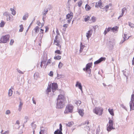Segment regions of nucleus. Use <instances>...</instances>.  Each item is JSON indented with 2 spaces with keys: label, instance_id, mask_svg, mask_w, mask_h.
Returning a JSON list of instances; mask_svg holds the SVG:
<instances>
[{
  "label": "nucleus",
  "instance_id": "f03ea898",
  "mask_svg": "<svg viewBox=\"0 0 134 134\" xmlns=\"http://www.w3.org/2000/svg\"><path fill=\"white\" fill-rule=\"evenodd\" d=\"M10 37L9 35H5L2 36L0 40V43H4L9 41Z\"/></svg>",
  "mask_w": 134,
  "mask_h": 134
},
{
  "label": "nucleus",
  "instance_id": "f257e3e1",
  "mask_svg": "<svg viewBox=\"0 0 134 134\" xmlns=\"http://www.w3.org/2000/svg\"><path fill=\"white\" fill-rule=\"evenodd\" d=\"M65 100L64 96L61 94L58 95L57 98L56 108L59 109L63 108L64 107Z\"/></svg>",
  "mask_w": 134,
  "mask_h": 134
},
{
  "label": "nucleus",
  "instance_id": "72a5a7b5",
  "mask_svg": "<svg viewBox=\"0 0 134 134\" xmlns=\"http://www.w3.org/2000/svg\"><path fill=\"white\" fill-rule=\"evenodd\" d=\"M99 59V61L101 63L102 61H104L106 59V58L105 57H101Z\"/></svg>",
  "mask_w": 134,
  "mask_h": 134
},
{
  "label": "nucleus",
  "instance_id": "4c0bfd02",
  "mask_svg": "<svg viewBox=\"0 0 134 134\" xmlns=\"http://www.w3.org/2000/svg\"><path fill=\"white\" fill-rule=\"evenodd\" d=\"M63 65V64L61 62L59 63V64L58 65V67L60 69L62 68Z\"/></svg>",
  "mask_w": 134,
  "mask_h": 134
},
{
  "label": "nucleus",
  "instance_id": "f8f14e48",
  "mask_svg": "<svg viewBox=\"0 0 134 134\" xmlns=\"http://www.w3.org/2000/svg\"><path fill=\"white\" fill-rule=\"evenodd\" d=\"M73 13L71 12L70 13L66 15V19H69L70 18H71V19L73 17Z\"/></svg>",
  "mask_w": 134,
  "mask_h": 134
},
{
  "label": "nucleus",
  "instance_id": "bf43d9fd",
  "mask_svg": "<svg viewBox=\"0 0 134 134\" xmlns=\"http://www.w3.org/2000/svg\"><path fill=\"white\" fill-rule=\"evenodd\" d=\"M109 8V5H106L104 8H105V9H108Z\"/></svg>",
  "mask_w": 134,
  "mask_h": 134
},
{
  "label": "nucleus",
  "instance_id": "338daca9",
  "mask_svg": "<svg viewBox=\"0 0 134 134\" xmlns=\"http://www.w3.org/2000/svg\"><path fill=\"white\" fill-rule=\"evenodd\" d=\"M48 29H49L47 27H46L45 32H47L48 31Z\"/></svg>",
  "mask_w": 134,
  "mask_h": 134
},
{
  "label": "nucleus",
  "instance_id": "c756f323",
  "mask_svg": "<svg viewBox=\"0 0 134 134\" xmlns=\"http://www.w3.org/2000/svg\"><path fill=\"white\" fill-rule=\"evenodd\" d=\"M20 29H19V31L20 32H22L24 29V27H23V25L22 24H21L19 26Z\"/></svg>",
  "mask_w": 134,
  "mask_h": 134
},
{
  "label": "nucleus",
  "instance_id": "2eb2a0df",
  "mask_svg": "<svg viewBox=\"0 0 134 134\" xmlns=\"http://www.w3.org/2000/svg\"><path fill=\"white\" fill-rule=\"evenodd\" d=\"M76 87H78L80 89H81L82 86L81 83L79 81H77L76 82V84L75 85Z\"/></svg>",
  "mask_w": 134,
  "mask_h": 134
},
{
  "label": "nucleus",
  "instance_id": "393cba45",
  "mask_svg": "<svg viewBox=\"0 0 134 134\" xmlns=\"http://www.w3.org/2000/svg\"><path fill=\"white\" fill-rule=\"evenodd\" d=\"M85 8L86 10L88 11L91 9V7L88 4H87L85 5Z\"/></svg>",
  "mask_w": 134,
  "mask_h": 134
},
{
  "label": "nucleus",
  "instance_id": "20e7f679",
  "mask_svg": "<svg viewBox=\"0 0 134 134\" xmlns=\"http://www.w3.org/2000/svg\"><path fill=\"white\" fill-rule=\"evenodd\" d=\"M103 110V109H101L99 107H96L93 110V112L96 114L99 115H101L102 114V112Z\"/></svg>",
  "mask_w": 134,
  "mask_h": 134
},
{
  "label": "nucleus",
  "instance_id": "603ef678",
  "mask_svg": "<svg viewBox=\"0 0 134 134\" xmlns=\"http://www.w3.org/2000/svg\"><path fill=\"white\" fill-rule=\"evenodd\" d=\"M14 42V41L12 39L10 41V44L11 45H13V43Z\"/></svg>",
  "mask_w": 134,
  "mask_h": 134
},
{
  "label": "nucleus",
  "instance_id": "6ab92c4d",
  "mask_svg": "<svg viewBox=\"0 0 134 134\" xmlns=\"http://www.w3.org/2000/svg\"><path fill=\"white\" fill-rule=\"evenodd\" d=\"M28 16L29 15L28 13H26L25 15L23 16V19L24 20H25L27 19V18H28Z\"/></svg>",
  "mask_w": 134,
  "mask_h": 134
},
{
  "label": "nucleus",
  "instance_id": "e2e57ef3",
  "mask_svg": "<svg viewBox=\"0 0 134 134\" xmlns=\"http://www.w3.org/2000/svg\"><path fill=\"white\" fill-rule=\"evenodd\" d=\"M39 34H40V40H41L42 39V38L43 36V35H42L41 36V33H40Z\"/></svg>",
  "mask_w": 134,
  "mask_h": 134
},
{
  "label": "nucleus",
  "instance_id": "f704fd0d",
  "mask_svg": "<svg viewBox=\"0 0 134 134\" xmlns=\"http://www.w3.org/2000/svg\"><path fill=\"white\" fill-rule=\"evenodd\" d=\"M13 91L12 90L10 89L9 91L8 94L9 96H11L12 94Z\"/></svg>",
  "mask_w": 134,
  "mask_h": 134
},
{
  "label": "nucleus",
  "instance_id": "412c9836",
  "mask_svg": "<svg viewBox=\"0 0 134 134\" xmlns=\"http://www.w3.org/2000/svg\"><path fill=\"white\" fill-rule=\"evenodd\" d=\"M84 45H83L82 43L81 42L80 45V53H81L82 52L83 48L84 47Z\"/></svg>",
  "mask_w": 134,
  "mask_h": 134
},
{
  "label": "nucleus",
  "instance_id": "7ed1b4c3",
  "mask_svg": "<svg viewBox=\"0 0 134 134\" xmlns=\"http://www.w3.org/2000/svg\"><path fill=\"white\" fill-rule=\"evenodd\" d=\"M74 107L73 105L69 104L66 107L65 110L64 111L65 113L68 114L69 113H72L73 111Z\"/></svg>",
  "mask_w": 134,
  "mask_h": 134
},
{
  "label": "nucleus",
  "instance_id": "9b49d317",
  "mask_svg": "<svg viewBox=\"0 0 134 134\" xmlns=\"http://www.w3.org/2000/svg\"><path fill=\"white\" fill-rule=\"evenodd\" d=\"M123 74L126 77V81H127L128 76L130 73L128 71H123Z\"/></svg>",
  "mask_w": 134,
  "mask_h": 134
},
{
  "label": "nucleus",
  "instance_id": "ea45409f",
  "mask_svg": "<svg viewBox=\"0 0 134 134\" xmlns=\"http://www.w3.org/2000/svg\"><path fill=\"white\" fill-rule=\"evenodd\" d=\"M90 17L88 16H87L85 17L84 19V20L85 22L87 21L89 19Z\"/></svg>",
  "mask_w": 134,
  "mask_h": 134
},
{
  "label": "nucleus",
  "instance_id": "aec40b11",
  "mask_svg": "<svg viewBox=\"0 0 134 134\" xmlns=\"http://www.w3.org/2000/svg\"><path fill=\"white\" fill-rule=\"evenodd\" d=\"M23 104V103H22L21 101L20 102L19 104V108H18V110L19 111H21Z\"/></svg>",
  "mask_w": 134,
  "mask_h": 134
},
{
  "label": "nucleus",
  "instance_id": "bb28decb",
  "mask_svg": "<svg viewBox=\"0 0 134 134\" xmlns=\"http://www.w3.org/2000/svg\"><path fill=\"white\" fill-rule=\"evenodd\" d=\"M40 29L39 27L38 26H36L35 28L34 29V30H35V32L36 33H38Z\"/></svg>",
  "mask_w": 134,
  "mask_h": 134
},
{
  "label": "nucleus",
  "instance_id": "c9c22d12",
  "mask_svg": "<svg viewBox=\"0 0 134 134\" xmlns=\"http://www.w3.org/2000/svg\"><path fill=\"white\" fill-rule=\"evenodd\" d=\"M91 70H89L85 71L87 72V73L89 75L88 76V77H90L92 76V75L91 74Z\"/></svg>",
  "mask_w": 134,
  "mask_h": 134
},
{
  "label": "nucleus",
  "instance_id": "4468645a",
  "mask_svg": "<svg viewBox=\"0 0 134 134\" xmlns=\"http://www.w3.org/2000/svg\"><path fill=\"white\" fill-rule=\"evenodd\" d=\"M51 84H50V85L49 84L48 86L47 87V91H46V93L47 94H48L49 93L51 92Z\"/></svg>",
  "mask_w": 134,
  "mask_h": 134
},
{
  "label": "nucleus",
  "instance_id": "423d86ee",
  "mask_svg": "<svg viewBox=\"0 0 134 134\" xmlns=\"http://www.w3.org/2000/svg\"><path fill=\"white\" fill-rule=\"evenodd\" d=\"M92 63L91 62L87 64L85 68L83 69V70L85 71H86L89 70H91L90 69V68H92Z\"/></svg>",
  "mask_w": 134,
  "mask_h": 134
},
{
  "label": "nucleus",
  "instance_id": "6e6d98bb",
  "mask_svg": "<svg viewBox=\"0 0 134 134\" xmlns=\"http://www.w3.org/2000/svg\"><path fill=\"white\" fill-rule=\"evenodd\" d=\"M47 60H43L42 59V61L41 62V63H42V64H45L46 63Z\"/></svg>",
  "mask_w": 134,
  "mask_h": 134
},
{
  "label": "nucleus",
  "instance_id": "864d4df0",
  "mask_svg": "<svg viewBox=\"0 0 134 134\" xmlns=\"http://www.w3.org/2000/svg\"><path fill=\"white\" fill-rule=\"evenodd\" d=\"M10 111L9 110H7L6 111L5 114H10Z\"/></svg>",
  "mask_w": 134,
  "mask_h": 134
},
{
  "label": "nucleus",
  "instance_id": "473e14b6",
  "mask_svg": "<svg viewBox=\"0 0 134 134\" xmlns=\"http://www.w3.org/2000/svg\"><path fill=\"white\" fill-rule=\"evenodd\" d=\"M98 4L99 7L103 9V8H102L101 6H102V3L101 2V1H99L98 3Z\"/></svg>",
  "mask_w": 134,
  "mask_h": 134
},
{
  "label": "nucleus",
  "instance_id": "5fc2aeb1",
  "mask_svg": "<svg viewBox=\"0 0 134 134\" xmlns=\"http://www.w3.org/2000/svg\"><path fill=\"white\" fill-rule=\"evenodd\" d=\"M87 123V124H88L89 123V121L88 120L86 121L84 123H82L83 125H85Z\"/></svg>",
  "mask_w": 134,
  "mask_h": 134
},
{
  "label": "nucleus",
  "instance_id": "1a4fd4ad",
  "mask_svg": "<svg viewBox=\"0 0 134 134\" xmlns=\"http://www.w3.org/2000/svg\"><path fill=\"white\" fill-rule=\"evenodd\" d=\"M9 13L7 12H4L3 14L4 16H5L7 17V21L10 20L11 18L10 16Z\"/></svg>",
  "mask_w": 134,
  "mask_h": 134
},
{
  "label": "nucleus",
  "instance_id": "4be33fe9",
  "mask_svg": "<svg viewBox=\"0 0 134 134\" xmlns=\"http://www.w3.org/2000/svg\"><path fill=\"white\" fill-rule=\"evenodd\" d=\"M108 110L109 113L111 115H112V116L114 115V114L113 109H110V108H109V109H108Z\"/></svg>",
  "mask_w": 134,
  "mask_h": 134
},
{
  "label": "nucleus",
  "instance_id": "79ce46f5",
  "mask_svg": "<svg viewBox=\"0 0 134 134\" xmlns=\"http://www.w3.org/2000/svg\"><path fill=\"white\" fill-rule=\"evenodd\" d=\"M48 8H47L48 9V10H50L51 9H52V7L51 5L50 4H49L48 5Z\"/></svg>",
  "mask_w": 134,
  "mask_h": 134
},
{
  "label": "nucleus",
  "instance_id": "c85d7f7f",
  "mask_svg": "<svg viewBox=\"0 0 134 134\" xmlns=\"http://www.w3.org/2000/svg\"><path fill=\"white\" fill-rule=\"evenodd\" d=\"M31 126L33 130H34L36 129V125L34 124V122H32L31 124Z\"/></svg>",
  "mask_w": 134,
  "mask_h": 134
},
{
  "label": "nucleus",
  "instance_id": "a211bd4d",
  "mask_svg": "<svg viewBox=\"0 0 134 134\" xmlns=\"http://www.w3.org/2000/svg\"><path fill=\"white\" fill-rule=\"evenodd\" d=\"M43 59L42 60H47V54L46 53H44L43 56Z\"/></svg>",
  "mask_w": 134,
  "mask_h": 134
},
{
  "label": "nucleus",
  "instance_id": "4d7b16f0",
  "mask_svg": "<svg viewBox=\"0 0 134 134\" xmlns=\"http://www.w3.org/2000/svg\"><path fill=\"white\" fill-rule=\"evenodd\" d=\"M127 34H124V36L123 37V39H125V40H126L127 37H126Z\"/></svg>",
  "mask_w": 134,
  "mask_h": 134
},
{
  "label": "nucleus",
  "instance_id": "0e129e2a",
  "mask_svg": "<svg viewBox=\"0 0 134 134\" xmlns=\"http://www.w3.org/2000/svg\"><path fill=\"white\" fill-rule=\"evenodd\" d=\"M43 130H41L39 132V134H43Z\"/></svg>",
  "mask_w": 134,
  "mask_h": 134
},
{
  "label": "nucleus",
  "instance_id": "774afa93",
  "mask_svg": "<svg viewBox=\"0 0 134 134\" xmlns=\"http://www.w3.org/2000/svg\"><path fill=\"white\" fill-rule=\"evenodd\" d=\"M56 33H57V35H60L59 33V31L57 29Z\"/></svg>",
  "mask_w": 134,
  "mask_h": 134
},
{
  "label": "nucleus",
  "instance_id": "cd10ccee",
  "mask_svg": "<svg viewBox=\"0 0 134 134\" xmlns=\"http://www.w3.org/2000/svg\"><path fill=\"white\" fill-rule=\"evenodd\" d=\"M10 10L12 12V14L13 15H14L16 14V12L12 8H10Z\"/></svg>",
  "mask_w": 134,
  "mask_h": 134
},
{
  "label": "nucleus",
  "instance_id": "a18cd8bd",
  "mask_svg": "<svg viewBox=\"0 0 134 134\" xmlns=\"http://www.w3.org/2000/svg\"><path fill=\"white\" fill-rule=\"evenodd\" d=\"M127 10V9L125 8H124L122 9V14H124L125 11V10Z\"/></svg>",
  "mask_w": 134,
  "mask_h": 134
},
{
  "label": "nucleus",
  "instance_id": "8fccbe9b",
  "mask_svg": "<svg viewBox=\"0 0 134 134\" xmlns=\"http://www.w3.org/2000/svg\"><path fill=\"white\" fill-rule=\"evenodd\" d=\"M48 75L52 77L53 76V72L52 71H51Z\"/></svg>",
  "mask_w": 134,
  "mask_h": 134
},
{
  "label": "nucleus",
  "instance_id": "69168bd1",
  "mask_svg": "<svg viewBox=\"0 0 134 134\" xmlns=\"http://www.w3.org/2000/svg\"><path fill=\"white\" fill-rule=\"evenodd\" d=\"M25 119L26 120L28 121V116H26L25 117Z\"/></svg>",
  "mask_w": 134,
  "mask_h": 134
},
{
  "label": "nucleus",
  "instance_id": "7c9ffc66",
  "mask_svg": "<svg viewBox=\"0 0 134 134\" xmlns=\"http://www.w3.org/2000/svg\"><path fill=\"white\" fill-rule=\"evenodd\" d=\"M5 24V23L4 21L3 20H2L1 22L0 23V27H4Z\"/></svg>",
  "mask_w": 134,
  "mask_h": 134
},
{
  "label": "nucleus",
  "instance_id": "58836bf2",
  "mask_svg": "<svg viewBox=\"0 0 134 134\" xmlns=\"http://www.w3.org/2000/svg\"><path fill=\"white\" fill-rule=\"evenodd\" d=\"M72 123H73V122H69L68 124H67L66 125L67 126L70 127H71L72 125Z\"/></svg>",
  "mask_w": 134,
  "mask_h": 134
},
{
  "label": "nucleus",
  "instance_id": "2f4dec72",
  "mask_svg": "<svg viewBox=\"0 0 134 134\" xmlns=\"http://www.w3.org/2000/svg\"><path fill=\"white\" fill-rule=\"evenodd\" d=\"M61 58V57L60 55H57L54 57V59L55 60H58L60 59Z\"/></svg>",
  "mask_w": 134,
  "mask_h": 134
},
{
  "label": "nucleus",
  "instance_id": "a878e982",
  "mask_svg": "<svg viewBox=\"0 0 134 134\" xmlns=\"http://www.w3.org/2000/svg\"><path fill=\"white\" fill-rule=\"evenodd\" d=\"M39 76V73L38 72H35L34 75V77L35 79L37 80Z\"/></svg>",
  "mask_w": 134,
  "mask_h": 134
},
{
  "label": "nucleus",
  "instance_id": "39448f33",
  "mask_svg": "<svg viewBox=\"0 0 134 134\" xmlns=\"http://www.w3.org/2000/svg\"><path fill=\"white\" fill-rule=\"evenodd\" d=\"M109 125L107 127V130L108 131H110L112 129H115L113 127V121L112 120L109 119Z\"/></svg>",
  "mask_w": 134,
  "mask_h": 134
},
{
  "label": "nucleus",
  "instance_id": "dca6fc26",
  "mask_svg": "<svg viewBox=\"0 0 134 134\" xmlns=\"http://www.w3.org/2000/svg\"><path fill=\"white\" fill-rule=\"evenodd\" d=\"M111 27H109L108 28H106L105 30L104 31V35H106V34L111 30Z\"/></svg>",
  "mask_w": 134,
  "mask_h": 134
},
{
  "label": "nucleus",
  "instance_id": "f3484780",
  "mask_svg": "<svg viewBox=\"0 0 134 134\" xmlns=\"http://www.w3.org/2000/svg\"><path fill=\"white\" fill-rule=\"evenodd\" d=\"M48 9L45 8L44 9L43 11L42 12V14L43 16H45L47 14L48 12Z\"/></svg>",
  "mask_w": 134,
  "mask_h": 134
},
{
  "label": "nucleus",
  "instance_id": "49530a36",
  "mask_svg": "<svg viewBox=\"0 0 134 134\" xmlns=\"http://www.w3.org/2000/svg\"><path fill=\"white\" fill-rule=\"evenodd\" d=\"M81 103V102L80 101H76L75 102V103L77 105H79Z\"/></svg>",
  "mask_w": 134,
  "mask_h": 134
},
{
  "label": "nucleus",
  "instance_id": "37998d69",
  "mask_svg": "<svg viewBox=\"0 0 134 134\" xmlns=\"http://www.w3.org/2000/svg\"><path fill=\"white\" fill-rule=\"evenodd\" d=\"M82 1H80L78 3V6L79 7H80L82 5Z\"/></svg>",
  "mask_w": 134,
  "mask_h": 134
},
{
  "label": "nucleus",
  "instance_id": "0eeeda50",
  "mask_svg": "<svg viewBox=\"0 0 134 134\" xmlns=\"http://www.w3.org/2000/svg\"><path fill=\"white\" fill-rule=\"evenodd\" d=\"M62 125L61 124H59V129H58L54 132V134H63L62 132Z\"/></svg>",
  "mask_w": 134,
  "mask_h": 134
},
{
  "label": "nucleus",
  "instance_id": "09e8293b",
  "mask_svg": "<svg viewBox=\"0 0 134 134\" xmlns=\"http://www.w3.org/2000/svg\"><path fill=\"white\" fill-rule=\"evenodd\" d=\"M62 75L58 74V73L57 74V77L58 79H59L62 77Z\"/></svg>",
  "mask_w": 134,
  "mask_h": 134
},
{
  "label": "nucleus",
  "instance_id": "680f3d73",
  "mask_svg": "<svg viewBox=\"0 0 134 134\" xmlns=\"http://www.w3.org/2000/svg\"><path fill=\"white\" fill-rule=\"evenodd\" d=\"M32 100L33 101V103L34 104H36V103L34 99V97H33L32 98Z\"/></svg>",
  "mask_w": 134,
  "mask_h": 134
},
{
  "label": "nucleus",
  "instance_id": "ddd939ff",
  "mask_svg": "<svg viewBox=\"0 0 134 134\" xmlns=\"http://www.w3.org/2000/svg\"><path fill=\"white\" fill-rule=\"evenodd\" d=\"M84 110L83 109H78V112L79 115L81 116H82L84 114L83 112Z\"/></svg>",
  "mask_w": 134,
  "mask_h": 134
},
{
  "label": "nucleus",
  "instance_id": "13d9d810",
  "mask_svg": "<svg viewBox=\"0 0 134 134\" xmlns=\"http://www.w3.org/2000/svg\"><path fill=\"white\" fill-rule=\"evenodd\" d=\"M133 10H132V15L133 16L134 15V5L133 6Z\"/></svg>",
  "mask_w": 134,
  "mask_h": 134
},
{
  "label": "nucleus",
  "instance_id": "5701e85b",
  "mask_svg": "<svg viewBox=\"0 0 134 134\" xmlns=\"http://www.w3.org/2000/svg\"><path fill=\"white\" fill-rule=\"evenodd\" d=\"M108 45L110 48H113V46L112 42L111 41H109L108 43Z\"/></svg>",
  "mask_w": 134,
  "mask_h": 134
},
{
  "label": "nucleus",
  "instance_id": "052dcab7",
  "mask_svg": "<svg viewBox=\"0 0 134 134\" xmlns=\"http://www.w3.org/2000/svg\"><path fill=\"white\" fill-rule=\"evenodd\" d=\"M68 24H65L63 25V27L67 28L68 27Z\"/></svg>",
  "mask_w": 134,
  "mask_h": 134
},
{
  "label": "nucleus",
  "instance_id": "c03bdc74",
  "mask_svg": "<svg viewBox=\"0 0 134 134\" xmlns=\"http://www.w3.org/2000/svg\"><path fill=\"white\" fill-rule=\"evenodd\" d=\"M100 63V62L99 61V59H98L95 62H94V64L95 65H97L99 64Z\"/></svg>",
  "mask_w": 134,
  "mask_h": 134
},
{
  "label": "nucleus",
  "instance_id": "b1692460",
  "mask_svg": "<svg viewBox=\"0 0 134 134\" xmlns=\"http://www.w3.org/2000/svg\"><path fill=\"white\" fill-rule=\"evenodd\" d=\"M118 28V27L117 26H116L115 27L111 28V30L113 32H114L116 31L117 30V29Z\"/></svg>",
  "mask_w": 134,
  "mask_h": 134
},
{
  "label": "nucleus",
  "instance_id": "e433bc0d",
  "mask_svg": "<svg viewBox=\"0 0 134 134\" xmlns=\"http://www.w3.org/2000/svg\"><path fill=\"white\" fill-rule=\"evenodd\" d=\"M129 26L130 27H134V24L130 22L129 23Z\"/></svg>",
  "mask_w": 134,
  "mask_h": 134
},
{
  "label": "nucleus",
  "instance_id": "9d476101",
  "mask_svg": "<svg viewBox=\"0 0 134 134\" xmlns=\"http://www.w3.org/2000/svg\"><path fill=\"white\" fill-rule=\"evenodd\" d=\"M92 30L91 29L89 30L88 32L86 34V36L87 37V39L88 40L89 38L91 37L92 34Z\"/></svg>",
  "mask_w": 134,
  "mask_h": 134
},
{
  "label": "nucleus",
  "instance_id": "3c124183",
  "mask_svg": "<svg viewBox=\"0 0 134 134\" xmlns=\"http://www.w3.org/2000/svg\"><path fill=\"white\" fill-rule=\"evenodd\" d=\"M51 63V60L50 59H49L48 60V61L46 64V66H47L49 64Z\"/></svg>",
  "mask_w": 134,
  "mask_h": 134
},
{
  "label": "nucleus",
  "instance_id": "a19ab883",
  "mask_svg": "<svg viewBox=\"0 0 134 134\" xmlns=\"http://www.w3.org/2000/svg\"><path fill=\"white\" fill-rule=\"evenodd\" d=\"M55 53H57L58 54H61V53L60 52V51L59 50H56L55 51Z\"/></svg>",
  "mask_w": 134,
  "mask_h": 134
},
{
  "label": "nucleus",
  "instance_id": "de8ad7c7",
  "mask_svg": "<svg viewBox=\"0 0 134 134\" xmlns=\"http://www.w3.org/2000/svg\"><path fill=\"white\" fill-rule=\"evenodd\" d=\"M91 20L93 22H95L96 21V18L94 16H92L91 18Z\"/></svg>",
  "mask_w": 134,
  "mask_h": 134
},
{
  "label": "nucleus",
  "instance_id": "6e6552de",
  "mask_svg": "<svg viewBox=\"0 0 134 134\" xmlns=\"http://www.w3.org/2000/svg\"><path fill=\"white\" fill-rule=\"evenodd\" d=\"M58 88V85L57 83H54L52 84V91L54 92Z\"/></svg>",
  "mask_w": 134,
  "mask_h": 134
}]
</instances>
